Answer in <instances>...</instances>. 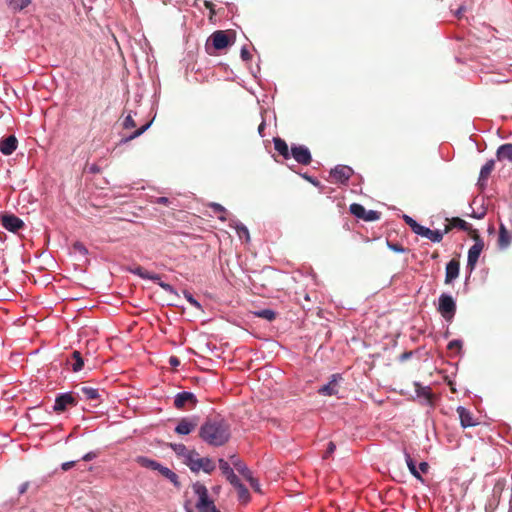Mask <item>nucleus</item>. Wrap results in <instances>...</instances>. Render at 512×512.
<instances>
[{
    "label": "nucleus",
    "mask_w": 512,
    "mask_h": 512,
    "mask_svg": "<svg viewBox=\"0 0 512 512\" xmlns=\"http://www.w3.org/2000/svg\"><path fill=\"white\" fill-rule=\"evenodd\" d=\"M199 437L210 446H223L231 437L230 424L221 415L210 416L200 427Z\"/></svg>",
    "instance_id": "1"
},
{
    "label": "nucleus",
    "mask_w": 512,
    "mask_h": 512,
    "mask_svg": "<svg viewBox=\"0 0 512 512\" xmlns=\"http://www.w3.org/2000/svg\"><path fill=\"white\" fill-rule=\"evenodd\" d=\"M184 463L190 468L192 472L195 473L203 471L207 474H210L216 468L215 462L211 458L200 457V454L195 450H191V452L187 453Z\"/></svg>",
    "instance_id": "2"
},
{
    "label": "nucleus",
    "mask_w": 512,
    "mask_h": 512,
    "mask_svg": "<svg viewBox=\"0 0 512 512\" xmlns=\"http://www.w3.org/2000/svg\"><path fill=\"white\" fill-rule=\"evenodd\" d=\"M438 311L444 319L450 321L456 313V303L452 296L441 294L439 297Z\"/></svg>",
    "instance_id": "3"
},
{
    "label": "nucleus",
    "mask_w": 512,
    "mask_h": 512,
    "mask_svg": "<svg viewBox=\"0 0 512 512\" xmlns=\"http://www.w3.org/2000/svg\"><path fill=\"white\" fill-rule=\"evenodd\" d=\"M213 46L215 50H223L227 48L229 45L232 44L231 39L229 38V35L227 31L218 30L211 34L209 37L207 43H206V50L209 51V44ZM209 54H212L211 52H208Z\"/></svg>",
    "instance_id": "4"
},
{
    "label": "nucleus",
    "mask_w": 512,
    "mask_h": 512,
    "mask_svg": "<svg viewBox=\"0 0 512 512\" xmlns=\"http://www.w3.org/2000/svg\"><path fill=\"white\" fill-rule=\"evenodd\" d=\"M350 213L364 221H376L380 219L381 213L375 210L367 211L365 207L358 203H353L349 207Z\"/></svg>",
    "instance_id": "5"
},
{
    "label": "nucleus",
    "mask_w": 512,
    "mask_h": 512,
    "mask_svg": "<svg viewBox=\"0 0 512 512\" xmlns=\"http://www.w3.org/2000/svg\"><path fill=\"white\" fill-rule=\"evenodd\" d=\"M78 403L77 398L73 395V393H63L56 397L55 403L53 406V410L56 413H62L66 411L69 407H74Z\"/></svg>",
    "instance_id": "6"
},
{
    "label": "nucleus",
    "mask_w": 512,
    "mask_h": 512,
    "mask_svg": "<svg viewBox=\"0 0 512 512\" xmlns=\"http://www.w3.org/2000/svg\"><path fill=\"white\" fill-rule=\"evenodd\" d=\"M197 402L196 396L192 392H181L174 398V406L179 410L193 408Z\"/></svg>",
    "instance_id": "7"
},
{
    "label": "nucleus",
    "mask_w": 512,
    "mask_h": 512,
    "mask_svg": "<svg viewBox=\"0 0 512 512\" xmlns=\"http://www.w3.org/2000/svg\"><path fill=\"white\" fill-rule=\"evenodd\" d=\"M353 174V170L346 165H338L330 171V177L335 183L346 184Z\"/></svg>",
    "instance_id": "8"
},
{
    "label": "nucleus",
    "mask_w": 512,
    "mask_h": 512,
    "mask_svg": "<svg viewBox=\"0 0 512 512\" xmlns=\"http://www.w3.org/2000/svg\"><path fill=\"white\" fill-rule=\"evenodd\" d=\"M198 426L197 417H184L179 420L175 427V432L179 435H188L193 432Z\"/></svg>",
    "instance_id": "9"
},
{
    "label": "nucleus",
    "mask_w": 512,
    "mask_h": 512,
    "mask_svg": "<svg viewBox=\"0 0 512 512\" xmlns=\"http://www.w3.org/2000/svg\"><path fill=\"white\" fill-rule=\"evenodd\" d=\"M290 156H292L299 164L302 165H309L312 161V156L309 149L302 145L292 146Z\"/></svg>",
    "instance_id": "10"
},
{
    "label": "nucleus",
    "mask_w": 512,
    "mask_h": 512,
    "mask_svg": "<svg viewBox=\"0 0 512 512\" xmlns=\"http://www.w3.org/2000/svg\"><path fill=\"white\" fill-rule=\"evenodd\" d=\"M1 223L2 226L11 232H17L19 229H21L24 226L23 221L13 215V214H4L1 217Z\"/></svg>",
    "instance_id": "11"
},
{
    "label": "nucleus",
    "mask_w": 512,
    "mask_h": 512,
    "mask_svg": "<svg viewBox=\"0 0 512 512\" xmlns=\"http://www.w3.org/2000/svg\"><path fill=\"white\" fill-rule=\"evenodd\" d=\"M340 380H342L341 375L333 374L330 378V381L319 389V393L325 396L338 394Z\"/></svg>",
    "instance_id": "12"
},
{
    "label": "nucleus",
    "mask_w": 512,
    "mask_h": 512,
    "mask_svg": "<svg viewBox=\"0 0 512 512\" xmlns=\"http://www.w3.org/2000/svg\"><path fill=\"white\" fill-rule=\"evenodd\" d=\"M193 493L197 496L195 507L204 506L211 499L209 498L208 489L200 482L192 485Z\"/></svg>",
    "instance_id": "13"
},
{
    "label": "nucleus",
    "mask_w": 512,
    "mask_h": 512,
    "mask_svg": "<svg viewBox=\"0 0 512 512\" xmlns=\"http://www.w3.org/2000/svg\"><path fill=\"white\" fill-rule=\"evenodd\" d=\"M484 249V243H474L468 251L467 268L473 271L478 262L479 256Z\"/></svg>",
    "instance_id": "14"
},
{
    "label": "nucleus",
    "mask_w": 512,
    "mask_h": 512,
    "mask_svg": "<svg viewBox=\"0 0 512 512\" xmlns=\"http://www.w3.org/2000/svg\"><path fill=\"white\" fill-rule=\"evenodd\" d=\"M460 271V262L458 259H451L446 265L445 271V284L452 283L453 280L458 278Z\"/></svg>",
    "instance_id": "15"
},
{
    "label": "nucleus",
    "mask_w": 512,
    "mask_h": 512,
    "mask_svg": "<svg viewBox=\"0 0 512 512\" xmlns=\"http://www.w3.org/2000/svg\"><path fill=\"white\" fill-rule=\"evenodd\" d=\"M457 413L460 419L461 426L463 428L473 427L477 425V422L474 419L472 412L466 409L465 407L459 406L457 408Z\"/></svg>",
    "instance_id": "16"
},
{
    "label": "nucleus",
    "mask_w": 512,
    "mask_h": 512,
    "mask_svg": "<svg viewBox=\"0 0 512 512\" xmlns=\"http://www.w3.org/2000/svg\"><path fill=\"white\" fill-rule=\"evenodd\" d=\"M17 145V138L14 135H10L0 141V151L4 155H11L17 149Z\"/></svg>",
    "instance_id": "17"
},
{
    "label": "nucleus",
    "mask_w": 512,
    "mask_h": 512,
    "mask_svg": "<svg viewBox=\"0 0 512 512\" xmlns=\"http://www.w3.org/2000/svg\"><path fill=\"white\" fill-rule=\"evenodd\" d=\"M495 161L489 160L486 164L481 168L478 185L483 188L486 185V181L488 180L491 172L494 170Z\"/></svg>",
    "instance_id": "18"
},
{
    "label": "nucleus",
    "mask_w": 512,
    "mask_h": 512,
    "mask_svg": "<svg viewBox=\"0 0 512 512\" xmlns=\"http://www.w3.org/2000/svg\"><path fill=\"white\" fill-rule=\"evenodd\" d=\"M418 235L425 237L434 243H439L443 239V233L440 230H431L424 226H422Z\"/></svg>",
    "instance_id": "19"
},
{
    "label": "nucleus",
    "mask_w": 512,
    "mask_h": 512,
    "mask_svg": "<svg viewBox=\"0 0 512 512\" xmlns=\"http://www.w3.org/2000/svg\"><path fill=\"white\" fill-rule=\"evenodd\" d=\"M219 468L222 471L223 475H225L226 479L230 482V484L236 483L239 478L233 472V469L230 467L228 462L224 459H219Z\"/></svg>",
    "instance_id": "20"
},
{
    "label": "nucleus",
    "mask_w": 512,
    "mask_h": 512,
    "mask_svg": "<svg viewBox=\"0 0 512 512\" xmlns=\"http://www.w3.org/2000/svg\"><path fill=\"white\" fill-rule=\"evenodd\" d=\"M274 148L275 150L283 156L285 159H288L290 157L291 151L289 150V147L285 140H283L280 137H275L273 139Z\"/></svg>",
    "instance_id": "21"
},
{
    "label": "nucleus",
    "mask_w": 512,
    "mask_h": 512,
    "mask_svg": "<svg viewBox=\"0 0 512 512\" xmlns=\"http://www.w3.org/2000/svg\"><path fill=\"white\" fill-rule=\"evenodd\" d=\"M499 161L509 160L512 161V143L501 145L496 152Z\"/></svg>",
    "instance_id": "22"
},
{
    "label": "nucleus",
    "mask_w": 512,
    "mask_h": 512,
    "mask_svg": "<svg viewBox=\"0 0 512 512\" xmlns=\"http://www.w3.org/2000/svg\"><path fill=\"white\" fill-rule=\"evenodd\" d=\"M232 459V465L235 467V469L247 480L252 475L250 469L246 466V464L241 461L238 458H235L234 456Z\"/></svg>",
    "instance_id": "23"
},
{
    "label": "nucleus",
    "mask_w": 512,
    "mask_h": 512,
    "mask_svg": "<svg viewBox=\"0 0 512 512\" xmlns=\"http://www.w3.org/2000/svg\"><path fill=\"white\" fill-rule=\"evenodd\" d=\"M511 235L509 233V231L506 229V227L501 224L500 226V229H499V237H498V244L501 248H506L510 245L511 243Z\"/></svg>",
    "instance_id": "24"
},
{
    "label": "nucleus",
    "mask_w": 512,
    "mask_h": 512,
    "mask_svg": "<svg viewBox=\"0 0 512 512\" xmlns=\"http://www.w3.org/2000/svg\"><path fill=\"white\" fill-rule=\"evenodd\" d=\"M158 471L160 472V474L162 476H164L169 481H171L176 487H179L180 483L178 481V475L175 472H173L168 467H164L162 465H160V468H158Z\"/></svg>",
    "instance_id": "25"
},
{
    "label": "nucleus",
    "mask_w": 512,
    "mask_h": 512,
    "mask_svg": "<svg viewBox=\"0 0 512 512\" xmlns=\"http://www.w3.org/2000/svg\"><path fill=\"white\" fill-rule=\"evenodd\" d=\"M415 392L418 397H423L429 402L432 400L431 388L429 386H422L420 383L415 382Z\"/></svg>",
    "instance_id": "26"
},
{
    "label": "nucleus",
    "mask_w": 512,
    "mask_h": 512,
    "mask_svg": "<svg viewBox=\"0 0 512 512\" xmlns=\"http://www.w3.org/2000/svg\"><path fill=\"white\" fill-rule=\"evenodd\" d=\"M136 462L140 466L145 467V468H150L152 470H158V468H160V465H161L158 462H156L152 459H149L147 457H144V456L137 457Z\"/></svg>",
    "instance_id": "27"
},
{
    "label": "nucleus",
    "mask_w": 512,
    "mask_h": 512,
    "mask_svg": "<svg viewBox=\"0 0 512 512\" xmlns=\"http://www.w3.org/2000/svg\"><path fill=\"white\" fill-rule=\"evenodd\" d=\"M405 460H406V463H407V466H408V469H409L410 473L416 479L420 480L421 482H424L423 477L421 476L420 472L416 468V465H415L413 459L411 458V456L408 453H405Z\"/></svg>",
    "instance_id": "28"
},
{
    "label": "nucleus",
    "mask_w": 512,
    "mask_h": 512,
    "mask_svg": "<svg viewBox=\"0 0 512 512\" xmlns=\"http://www.w3.org/2000/svg\"><path fill=\"white\" fill-rule=\"evenodd\" d=\"M236 489H237V492H238V497L241 501L243 502H248V500L250 499V494H249V491L248 489L240 482V480H237L236 483H233L232 484Z\"/></svg>",
    "instance_id": "29"
},
{
    "label": "nucleus",
    "mask_w": 512,
    "mask_h": 512,
    "mask_svg": "<svg viewBox=\"0 0 512 512\" xmlns=\"http://www.w3.org/2000/svg\"><path fill=\"white\" fill-rule=\"evenodd\" d=\"M447 221H451V226L453 228H458L460 230H463V231H467V230H470V224L466 221H464L463 219L459 218V217H453L451 219H446Z\"/></svg>",
    "instance_id": "30"
},
{
    "label": "nucleus",
    "mask_w": 512,
    "mask_h": 512,
    "mask_svg": "<svg viewBox=\"0 0 512 512\" xmlns=\"http://www.w3.org/2000/svg\"><path fill=\"white\" fill-rule=\"evenodd\" d=\"M72 359L74 362L72 363V369L74 372L80 371L84 366V361L79 351H74L72 353Z\"/></svg>",
    "instance_id": "31"
},
{
    "label": "nucleus",
    "mask_w": 512,
    "mask_h": 512,
    "mask_svg": "<svg viewBox=\"0 0 512 512\" xmlns=\"http://www.w3.org/2000/svg\"><path fill=\"white\" fill-rule=\"evenodd\" d=\"M31 0H7V3L14 11H21L30 4Z\"/></svg>",
    "instance_id": "32"
},
{
    "label": "nucleus",
    "mask_w": 512,
    "mask_h": 512,
    "mask_svg": "<svg viewBox=\"0 0 512 512\" xmlns=\"http://www.w3.org/2000/svg\"><path fill=\"white\" fill-rule=\"evenodd\" d=\"M81 392L87 400H97L100 397L99 390L92 387H82Z\"/></svg>",
    "instance_id": "33"
},
{
    "label": "nucleus",
    "mask_w": 512,
    "mask_h": 512,
    "mask_svg": "<svg viewBox=\"0 0 512 512\" xmlns=\"http://www.w3.org/2000/svg\"><path fill=\"white\" fill-rule=\"evenodd\" d=\"M403 220L411 228V230L418 235L419 231L422 228V225L417 223L412 217L408 215H403Z\"/></svg>",
    "instance_id": "34"
},
{
    "label": "nucleus",
    "mask_w": 512,
    "mask_h": 512,
    "mask_svg": "<svg viewBox=\"0 0 512 512\" xmlns=\"http://www.w3.org/2000/svg\"><path fill=\"white\" fill-rule=\"evenodd\" d=\"M170 448L179 456H183L186 459L187 453L191 452L186 448L184 444L171 443Z\"/></svg>",
    "instance_id": "35"
},
{
    "label": "nucleus",
    "mask_w": 512,
    "mask_h": 512,
    "mask_svg": "<svg viewBox=\"0 0 512 512\" xmlns=\"http://www.w3.org/2000/svg\"><path fill=\"white\" fill-rule=\"evenodd\" d=\"M236 233L240 239H245L246 241L250 240V234L246 226L241 223L236 224L235 226Z\"/></svg>",
    "instance_id": "36"
},
{
    "label": "nucleus",
    "mask_w": 512,
    "mask_h": 512,
    "mask_svg": "<svg viewBox=\"0 0 512 512\" xmlns=\"http://www.w3.org/2000/svg\"><path fill=\"white\" fill-rule=\"evenodd\" d=\"M132 272L138 276H140L143 279H150V280H156L159 277L157 275H151L149 272H147L144 268L141 266L136 267Z\"/></svg>",
    "instance_id": "37"
},
{
    "label": "nucleus",
    "mask_w": 512,
    "mask_h": 512,
    "mask_svg": "<svg viewBox=\"0 0 512 512\" xmlns=\"http://www.w3.org/2000/svg\"><path fill=\"white\" fill-rule=\"evenodd\" d=\"M255 315L268 321H273L276 318V313L271 309L257 311Z\"/></svg>",
    "instance_id": "38"
},
{
    "label": "nucleus",
    "mask_w": 512,
    "mask_h": 512,
    "mask_svg": "<svg viewBox=\"0 0 512 512\" xmlns=\"http://www.w3.org/2000/svg\"><path fill=\"white\" fill-rule=\"evenodd\" d=\"M196 508H197L198 512H220L216 508L213 500L208 501L204 506H199Z\"/></svg>",
    "instance_id": "39"
},
{
    "label": "nucleus",
    "mask_w": 512,
    "mask_h": 512,
    "mask_svg": "<svg viewBox=\"0 0 512 512\" xmlns=\"http://www.w3.org/2000/svg\"><path fill=\"white\" fill-rule=\"evenodd\" d=\"M466 232L468 233L470 238H472L475 241V243H484L483 239L480 237V235L478 233V230L472 228L471 225H470V230H467Z\"/></svg>",
    "instance_id": "40"
},
{
    "label": "nucleus",
    "mask_w": 512,
    "mask_h": 512,
    "mask_svg": "<svg viewBox=\"0 0 512 512\" xmlns=\"http://www.w3.org/2000/svg\"><path fill=\"white\" fill-rule=\"evenodd\" d=\"M151 123H147L145 125H143L141 128L137 129L136 131H134L127 139L126 141H129V140H132V139H135L136 137H139L140 135H142L150 126Z\"/></svg>",
    "instance_id": "41"
},
{
    "label": "nucleus",
    "mask_w": 512,
    "mask_h": 512,
    "mask_svg": "<svg viewBox=\"0 0 512 512\" xmlns=\"http://www.w3.org/2000/svg\"><path fill=\"white\" fill-rule=\"evenodd\" d=\"M448 350L450 351H455V352H459L462 348V341L461 340H452L448 343V346H447Z\"/></svg>",
    "instance_id": "42"
},
{
    "label": "nucleus",
    "mask_w": 512,
    "mask_h": 512,
    "mask_svg": "<svg viewBox=\"0 0 512 512\" xmlns=\"http://www.w3.org/2000/svg\"><path fill=\"white\" fill-rule=\"evenodd\" d=\"M184 295H185V298L187 299V301L194 307H196L197 309H201V305L200 303L192 296L191 293L187 292V291H184Z\"/></svg>",
    "instance_id": "43"
},
{
    "label": "nucleus",
    "mask_w": 512,
    "mask_h": 512,
    "mask_svg": "<svg viewBox=\"0 0 512 512\" xmlns=\"http://www.w3.org/2000/svg\"><path fill=\"white\" fill-rule=\"evenodd\" d=\"M123 125L126 129L135 128L136 122L134 121L133 117L129 114L126 116Z\"/></svg>",
    "instance_id": "44"
},
{
    "label": "nucleus",
    "mask_w": 512,
    "mask_h": 512,
    "mask_svg": "<svg viewBox=\"0 0 512 512\" xmlns=\"http://www.w3.org/2000/svg\"><path fill=\"white\" fill-rule=\"evenodd\" d=\"M73 247L75 251L81 253L82 255H86L88 253L87 248L81 242H75Z\"/></svg>",
    "instance_id": "45"
},
{
    "label": "nucleus",
    "mask_w": 512,
    "mask_h": 512,
    "mask_svg": "<svg viewBox=\"0 0 512 512\" xmlns=\"http://www.w3.org/2000/svg\"><path fill=\"white\" fill-rule=\"evenodd\" d=\"M335 449H336V445L334 444V442L330 441V442L328 443L327 450H326V452H325V453H324V455H323V458H324V459L329 458V457H330V455H332V454H333V452L335 451Z\"/></svg>",
    "instance_id": "46"
},
{
    "label": "nucleus",
    "mask_w": 512,
    "mask_h": 512,
    "mask_svg": "<svg viewBox=\"0 0 512 512\" xmlns=\"http://www.w3.org/2000/svg\"><path fill=\"white\" fill-rule=\"evenodd\" d=\"M251 485V487L257 491V492H260V485H259V482L257 479H255L252 475L250 476V478L247 479Z\"/></svg>",
    "instance_id": "47"
},
{
    "label": "nucleus",
    "mask_w": 512,
    "mask_h": 512,
    "mask_svg": "<svg viewBox=\"0 0 512 512\" xmlns=\"http://www.w3.org/2000/svg\"><path fill=\"white\" fill-rule=\"evenodd\" d=\"M251 54L250 52L248 51V49L246 47H243L241 49V58L244 60V61H249L251 59Z\"/></svg>",
    "instance_id": "48"
},
{
    "label": "nucleus",
    "mask_w": 512,
    "mask_h": 512,
    "mask_svg": "<svg viewBox=\"0 0 512 512\" xmlns=\"http://www.w3.org/2000/svg\"><path fill=\"white\" fill-rule=\"evenodd\" d=\"M211 207L214 210V212H221V213H225L226 212L225 208L222 205L218 204V203H213L211 205Z\"/></svg>",
    "instance_id": "49"
},
{
    "label": "nucleus",
    "mask_w": 512,
    "mask_h": 512,
    "mask_svg": "<svg viewBox=\"0 0 512 512\" xmlns=\"http://www.w3.org/2000/svg\"><path fill=\"white\" fill-rule=\"evenodd\" d=\"M75 463H76L75 461L64 462L61 465V468H62L63 471H68L69 469L74 467Z\"/></svg>",
    "instance_id": "50"
},
{
    "label": "nucleus",
    "mask_w": 512,
    "mask_h": 512,
    "mask_svg": "<svg viewBox=\"0 0 512 512\" xmlns=\"http://www.w3.org/2000/svg\"><path fill=\"white\" fill-rule=\"evenodd\" d=\"M466 12V7L465 6H460L456 12H455V16L458 18V19H461L464 15V13Z\"/></svg>",
    "instance_id": "51"
},
{
    "label": "nucleus",
    "mask_w": 512,
    "mask_h": 512,
    "mask_svg": "<svg viewBox=\"0 0 512 512\" xmlns=\"http://www.w3.org/2000/svg\"><path fill=\"white\" fill-rule=\"evenodd\" d=\"M97 456L96 453L94 452H89L87 454H85L83 457H82V460L83 461H91L92 459H94L95 457Z\"/></svg>",
    "instance_id": "52"
},
{
    "label": "nucleus",
    "mask_w": 512,
    "mask_h": 512,
    "mask_svg": "<svg viewBox=\"0 0 512 512\" xmlns=\"http://www.w3.org/2000/svg\"><path fill=\"white\" fill-rule=\"evenodd\" d=\"M156 203L161 205H169L170 200L167 197H158L156 199Z\"/></svg>",
    "instance_id": "53"
},
{
    "label": "nucleus",
    "mask_w": 512,
    "mask_h": 512,
    "mask_svg": "<svg viewBox=\"0 0 512 512\" xmlns=\"http://www.w3.org/2000/svg\"><path fill=\"white\" fill-rule=\"evenodd\" d=\"M389 247L395 252H404V248L399 244H389Z\"/></svg>",
    "instance_id": "54"
},
{
    "label": "nucleus",
    "mask_w": 512,
    "mask_h": 512,
    "mask_svg": "<svg viewBox=\"0 0 512 512\" xmlns=\"http://www.w3.org/2000/svg\"><path fill=\"white\" fill-rule=\"evenodd\" d=\"M411 356H412V352L406 351L400 355L399 360L403 362V361H406L407 359H409Z\"/></svg>",
    "instance_id": "55"
},
{
    "label": "nucleus",
    "mask_w": 512,
    "mask_h": 512,
    "mask_svg": "<svg viewBox=\"0 0 512 512\" xmlns=\"http://www.w3.org/2000/svg\"><path fill=\"white\" fill-rule=\"evenodd\" d=\"M428 469H429V465L427 462H421L419 464V470L422 472V473H427L428 472Z\"/></svg>",
    "instance_id": "56"
},
{
    "label": "nucleus",
    "mask_w": 512,
    "mask_h": 512,
    "mask_svg": "<svg viewBox=\"0 0 512 512\" xmlns=\"http://www.w3.org/2000/svg\"><path fill=\"white\" fill-rule=\"evenodd\" d=\"M160 286L166 291V292H174V288L168 284V283H160Z\"/></svg>",
    "instance_id": "57"
},
{
    "label": "nucleus",
    "mask_w": 512,
    "mask_h": 512,
    "mask_svg": "<svg viewBox=\"0 0 512 512\" xmlns=\"http://www.w3.org/2000/svg\"><path fill=\"white\" fill-rule=\"evenodd\" d=\"M160 286L166 291V292H174V288L168 284V283H160Z\"/></svg>",
    "instance_id": "58"
},
{
    "label": "nucleus",
    "mask_w": 512,
    "mask_h": 512,
    "mask_svg": "<svg viewBox=\"0 0 512 512\" xmlns=\"http://www.w3.org/2000/svg\"><path fill=\"white\" fill-rule=\"evenodd\" d=\"M29 487V482H24L19 487V494H24Z\"/></svg>",
    "instance_id": "59"
},
{
    "label": "nucleus",
    "mask_w": 512,
    "mask_h": 512,
    "mask_svg": "<svg viewBox=\"0 0 512 512\" xmlns=\"http://www.w3.org/2000/svg\"><path fill=\"white\" fill-rule=\"evenodd\" d=\"M169 363H170V365L176 367V366H178L180 364V361H179V359L177 357L173 356V357H170Z\"/></svg>",
    "instance_id": "60"
},
{
    "label": "nucleus",
    "mask_w": 512,
    "mask_h": 512,
    "mask_svg": "<svg viewBox=\"0 0 512 512\" xmlns=\"http://www.w3.org/2000/svg\"><path fill=\"white\" fill-rule=\"evenodd\" d=\"M305 178L310 182L312 183L314 186H317L319 187L320 186V182L310 176H305Z\"/></svg>",
    "instance_id": "61"
},
{
    "label": "nucleus",
    "mask_w": 512,
    "mask_h": 512,
    "mask_svg": "<svg viewBox=\"0 0 512 512\" xmlns=\"http://www.w3.org/2000/svg\"><path fill=\"white\" fill-rule=\"evenodd\" d=\"M448 222L449 223L447 225H445V228L442 232L443 235L449 233L453 229V227L451 226V221H448Z\"/></svg>",
    "instance_id": "62"
},
{
    "label": "nucleus",
    "mask_w": 512,
    "mask_h": 512,
    "mask_svg": "<svg viewBox=\"0 0 512 512\" xmlns=\"http://www.w3.org/2000/svg\"><path fill=\"white\" fill-rule=\"evenodd\" d=\"M264 128H265V122L262 121L261 124L258 127V131H259L260 134H262V131L264 130Z\"/></svg>",
    "instance_id": "63"
},
{
    "label": "nucleus",
    "mask_w": 512,
    "mask_h": 512,
    "mask_svg": "<svg viewBox=\"0 0 512 512\" xmlns=\"http://www.w3.org/2000/svg\"><path fill=\"white\" fill-rule=\"evenodd\" d=\"M437 257H438V253H437V252L433 253L432 258H434V259H435V258H437Z\"/></svg>",
    "instance_id": "64"
}]
</instances>
